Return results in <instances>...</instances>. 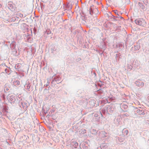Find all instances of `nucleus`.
Listing matches in <instances>:
<instances>
[{"mask_svg": "<svg viewBox=\"0 0 149 149\" xmlns=\"http://www.w3.org/2000/svg\"><path fill=\"white\" fill-rule=\"evenodd\" d=\"M54 13V12H51L50 13H48V14H50V13Z\"/></svg>", "mask_w": 149, "mask_h": 149, "instance_id": "nucleus-3", "label": "nucleus"}, {"mask_svg": "<svg viewBox=\"0 0 149 149\" xmlns=\"http://www.w3.org/2000/svg\"><path fill=\"white\" fill-rule=\"evenodd\" d=\"M136 23L139 25L144 26L146 25V22L143 19H139L135 21Z\"/></svg>", "mask_w": 149, "mask_h": 149, "instance_id": "nucleus-1", "label": "nucleus"}, {"mask_svg": "<svg viewBox=\"0 0 149 149\" xmlns=\"http://www.w3.org/2000/svg\"><path fill=\"white\" fill-rule=\"evenodd\" d=\"M17 84H18L19 85V82L18 83H17Z\"/></svg>", "mask_w": 149, "mask_h": 149, "instance_id": "nucleus-4", "label": "nucleus"}, {"mask_svg": "<svg viewBox=\"0 0 149 149\" xmlns=\"http://www.w3.org/2000/svg\"><path fill=\"white\" fill-rule=\"evenodd\" d=\"M125 133H126V134H127L128 133V131L127 130H125Z\"/></svg>", "mask_w": 149, "mask_h": 149, "instance_id": "nucleus-2", "label": "nucleus"}]
</instances>
